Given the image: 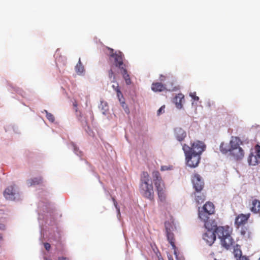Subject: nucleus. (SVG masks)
<instances>
[{"instance_id":"nucleus-27","label":"nucleus","mask_w":260,"mask_h":260,"mask_svg":"<svg viewBox=\"0 0 260 260\" xmlns=\"http://www.w3.org/2000/svg\"><path fill=\"white\" fill-rule=\"evenodd\" d=\"M42 182V178L41 177L39 178H35L34 179H31L29 181V183L32 185H37L41 183Z\"/></svg>"},{"instance_id":"nucleus-11","label":"nucleus","mask_w":260,"mask_h":260,"mask_svg":"<svg viewBox=\"0 0 260 260\" xmlns=\"http://www.w3.org/2000/svg\"><path fill=\"white\" fill-rule=\"evenodd\" d=\"M17 194L16 188L15 185L9 186L6 188L4 192L5 198L8 200L14 201L16 198V195Z\"/></svg>"},{"instance_id":"nucleus-37","label":"nucleus","mask_w":260,"mask_h":260,"mask_svg":"<svg viewBox=\"0 0 260 260\" xmlns=\"http://www.w3.org/2000/svg\"><path fill=\"white\" fill-rule=\"evenodd\" d=\"M58 260H69L68 258L66 257H59L58 258Z\"/></svg>"},{"instance_id":"nucleus-9","label":"nucleus","mask_w":260,"mask_h":260,"mask_svg":"<svg viewBox=\"0 0 260 260\" xmlns=\"http://www.w3.org/2000/svg\"><path fill=\"white\" fill-rule=\"evenodd\" d=\"M215 231L220 240L223 238L231 235L233 229L228 225L219 227L216 226Z\"/></svg>"},{"instance_id":"nucleus-21","label":"nucleus","mask_w":260,"mask_h":260,"mask_svg":"<svg viewBox=\"0 0 260 260\" xmlns=\"http://www.w3.org/2000/svg\"><path fill=\"white\" fill-rule=\"evenodd\" d=\"M251 211L254 213H257L260 212V201L258 200L254 199L252 202Z\"/></svg>"},{"instance_id":"nucleus-44","label":"nucleus","mask_w":260,"mask_h":260,"mask_svg":"<svg viewBox=\"0 0 260 260\" xmlns=\"http://www.w3.org/2000/svg\"><path fill=\"white\" fill-rule=\"evenodd\" d=\"M259 147H260V145H259Z\"/></svg>"},{"instance_id":"nucleus-1","label":"nucleus","mask_w":260,"mask_h":260,"mask_svg":"<svg viewBox=\"0 0 260 260\" xmlns=\"http://www.w3.org/2000/svg\"><path fill=\"white\" fill-rule=\"evenodd\" d=\"M206 146L200 141H196L191 144V147L184 144L182 149L186 156L187 164L191 168L196 167L201 159V154L205 150Z\"/></svg>"},{"instance_id":"nucleus-43","label":"nucleus","mask_w":260,"mask_h":260,"mask_svg":"<svg viewBox=\"0 0 260 260\" xmlns=\"http://www.w3.org/2000/svg\"><path fill=\"white\" fill-rule=\"evenodd\" d=\"M258 260H260V257L258 258Z\"/></svg>"},{"instance_id":"nucleus-34","label":"nucleus","mask_w":260,"mask_h":260,"mask_svg":"<svg viewBox=\"0 0 260 260\" xmlns=\"http://www.w3.org/2000/svg\"><path fill=\"white\" fill-rule=\"evenodd\" d=\"M44 247H45V249L48 251L51 248L50 244L48 243H44Z\"/></svg>"},{"instance_id":"nucleus-35","label":"nucleus","mask_w":260,"mask_h":260,"mask_svg":"<svg viewBox=\"0 0 260 260\" xmlns=\"http://www.w3.org/2000/svg\"><path fill=\"white\" fill-rule=\"evenodd\" d=\"M237 260H249L246 256H241L237 258Z\"/></svg>"},{"instance_id":"nucleus-12","label":"nucleus","mask_w":260,"mask_h":260,"mask_svg":"<svg viewBox=\"0 0 260 260\" xmlns=\"http://www.w3.org/2000/svg\"><path fill=\"white\" fill-rule=\"evenodd\" d=\"M250 215L249 213L246 214H240L236 216L235 220V224L236 228H239L240 226L246 224L250 217Z\"/></svg>"},{"instance_id":"nucleus-17","label":"nucleus","mask_w":260,"mask_h":260,"mask_svg":"<svg viewBox=\"0 0 260 260\" xmlns=\"http://www.w3.org/2000/svg\"><path fill=\"white\" fill-rule=\"evenodd\" d=\"M184 96L182 93L178 94L173 99V102L175 103L178 109L182 108V101H184Z\"/></svg>"},{"instance_id":"nucleus-10","label":"nucleus","mask_w":260,"mask_h":260,"mask_svg":"<svg viewBox=\"0 0 260 260\" xmlns=\"http://www.w3.org/2000/svg\"><path fill=\"white\" fill-rule=\"evenodd\" d=\"M216 227H213L212 229H206L207 231L203 235V239L210 246H211L216 240V233L215 231Z\"/></svg>"},{"instance_id":"nucleus-30","label":"nucleus","mask_w":260,"mask_h":260,"mask_svg":"<svg viewBox=\"0 0 260 260\" xmlns=\"http://www.w3.org/2000/svg\"><path fill=\"white\" fill-rule=\"evenodd\" d=\"M108 77L110 79H112V82H114L115 81V76L114 73V72L112 69H110L108 71Z\"/></svg>"},{"instance_id":"nucleus-20","label":"nucleus","mask_w":260,"mask_h":260,"mask_svg":"<svg viewBox=\"0 0 260 260\" xmlns=\"http://www.w3.org/2000/svg\"><path fill=\"white\" fill-rule=\"evenodd\" d=\"M241 236L245 239H249L251 237V232L248 226H243L240 230Z\"/></svg>"},{"instance_id":"nucleus-4","label":"nucleus","mask_w":260,"mask_h":260,"mask_svg":"<svg viewBox=\"0 0 260 260\" xmlns=\"http://www.w3.org/2000/svg\"><path fill=\"white\" fill-rule=\"evenodd\" d=\"M242 143L238 137L233 138L231 140V150L230 155L236 160L242 159L244 156V152L240 146Z\"/></svg>"},{"instance_id":"nucleus-22","label":"nucleus","mask_w":260,"mask_h":260,"mask_svg":"<svg viewBox=\"0 0 260 260\" xmlns=\"http://www.w3.org/2000/svg\"><path fill=\"white\" fill-rule=\"evenodd\" d=\"M120 73L122 75L123 79H124L125 83L127 85H130L132 83L129 74L127 73L126 67L121 69Z\"/></svg>"},{"instance_id":"nucleus-33","label":"nucleus","mask_w":260,"mask_h":260,"mask_svg":"<svg viewBox=\"0 0 260 260\" xmlns=\"http://www.w3.org/2000/svg\"><path fill=\"white\" fill-rule=\"evenodd\" d=\"M112 200L113 201V203H114V206L115 207V208H116V209L118 211V212L119 213H120V209L118 207V205H117V202L116 201L115 198H112Z\"/></svg>"},{"instance_id":"nucleus-16","label":"nucleus","mask_w":260,"mask_h":260,"mask_svg":"<svg viewBox=\"0 0 260 260\" xmlns=\"http://www.w3.org/2000/svg\"><path fill=\"white\" fill-rule=\"evenodd\" d=\"M201 209L209 214H213L215 212L214 205L212 203L210 202H207Z\"/></svg>"},{"instance_id":"nucleus-41","label":"nucleus","mask_w":260,"mask_h":260,"mask_svg":"<svg viewBox=\"0 0 260 260\" xmlns=\"http://www.w3.org/2000/svg\"><path fill=\"white\" fill-rule=\"evenodd\" d=\"M3 235L2 234H0V241L3 240Z\"/></svg>"},{"instance_id":"nucleus-5","label":"nucleus","mask_w":260,"mask_h":260,"mask_svg":"<svg viewBox=\"0 0 260 260\" xmlns=\"http://www.w3.org/2000/svg\"><path fill=\"white\" fill-rule=\"evenodd\" d=\"M165 226L167 240L174 249V254L177 255V247L175 245V239L173 233L175 229L174 221L173 220L166 221L165 222Z\"/></svg>"},{"instance_id":"nucleus-39","label":"nucleus","mask_w":260,"mask_h":260,"mask_svg":"<svg viewBox=\"0 0 260 260\" xmlns=\"http://www.w3.org/2000/svg\"><path fill=\"white\" fill-rule=\"evenodd\" d=\"M73 105L76 108V109H75L76 111H77V104L76 103V102L74 103L73 104Z\"/></svg>"},{"instance_id":"nucleus-40","label":"nucleus","mask_w":260,"mask_h":260,"mask_svg":"<svg viewBox=\"0 0 260 260\" xmlns=\"http://www.w3.org/2000/svg\"><path fill=\"white\" fill-rule=\"evenodd\" d=\"M166 169V167H165V166H162V167H161V170L162 171H164V170H165Z\"/></svg>"},{"instance_id":"nucleus-18","label":"nucleus","mask_w":260,"mask_h":260,"mask_svg":"<svg viewBox=\"0 0 260 260\" xmlns=\"http://www.w3.org/2000/svg\"><path fill=\"white\" fill-rule=\"evenodd\" d=\"M151 89L154 92H161L166 90V88L161 83L155 82L152 84Z\"/></svg>"},{"instance_id":"nucleus-3","label":"nucleus","mask_w":260,"mask_h":260,"mask_svg":"<svg viewBox=\"0 0 260 260\" xmlns=\"http://www.w3.org/2000/svg\"><path fill=\"white\" fill-rule=\"evenodd\" d=\"M152 177L157 191L159 201L161 204L167 203V195L165 190V186L159 172L157 171H153L152 172Z\"/></svg>"},{"instance_id":"nucleus-7","label":"nucleus","mask_w":260,"mask_h":260,"mask_svg":"<svg viewBox=\"0 0 260 260\" xmlns=\"http://www.w3.org/2000/svg\"><path fill=\"white\" fill-rule=\"evenodd\" d=\"M108 49L110 50L109 56L111 58H113L114 63L116 67L120 70L126 67V65L123 62L124 55L122 52L119 51L114 53L113 49L108 48Z\"/></svg>"},{"instance_id":"nucleus-14","label":"nucleus","mask_w":260,"mask_h":260,"mask_svg":"<svg viewBox=\"0 0 260 260\" xmlns=\"http://www.w3.org/2000/svg\"><path fill=\"white\" fill-rule=\"evenodd\" d=\"M235 243V242L234 239L232 238L231 235L220 239V243L221 246L226 250H229L233 247Z\"/></svg>"},{"instance_id":"nucleus-38","label":"nucleus","mask_w":260,"mask_h":260,"mask_svg":"<svg viewBox=\"0 0 260 260\" xmlns=\"http://www.w3.org/2000/svg\"><path fill=\"white\" fill-rule=\"evenodd\" d=\"M178 89H179L178 87L175 86V87H172L171 89H169V90L174 91V90H176Z\"/></svg>"},{"instance_id":"nucleus-19","label":"nucleus","mask_w":260,"mask_h":260,"mask_svg":"<svg viewBox=\"0 0 260 260\" xmlns=\"http://www.w3.org/2000/svg\"><path fill=\"white\" fill-rule=\"evenodd\" d=\"M196 202L197 204H201L204 202L206 199L205 195L201 191H196L194 193Z\"/></svg>"},{"instance_id":"nucleus-24","label":"nucleus","mask_w":260,"mask_h":260,"mask_svg":"<svg viewBox=\"0 0 260 260\" xmlns=\"http://www.w3.org/2000/svg\"><path fill=\"white\" fill-rule=\"evenodd\" d=\"M75 71L79 75H82L85 71L84 67L81 61L80 58H79L78 62L75 67Z\"/></svg>"},{"instance_id":"nucleus-15","label":"nucleus","mask_w":260,"mask_h":260,"mask_svg":"<svg viewBox=\"0 0 260 260\" xmlns=\"http://www.w3.org/2000/svg\"><path fill=\"white\" fill-rule=\"evenodd\" d=\"M174 136L178 141L182 142L186 137V133L182 128L176 127L174 129Z\"/></svg>"},{"instance_id":"nucleus-8","label":"nucleus","mask_w":260,"mask_h":260,"mask_svg":"<svg viewBox=\"0 0 260 260\" xmlns=\"http://www.w3.org/2000/svg\"><path fill=\"white\" fill-rule=\"evenodd\" d=\"M255 151L251 152L247 159L249 165L255 166L260 163V147L257 144L254 148Z\"/></svg>"},{"instance_id":"nucleus-6","label":"nucleus","mask_w":260,"mask_h":260,"mask_svg":"<svg viewBox=\"0 0 260 260\" xmlns=\"http://www.w3.org/2000/svg\"><path fill=\"white\" fill-rule=\"evenodd\" d=\"M211 215L199 208L198 217L204 223V226L206 229H212L213 227L216 226V221L210 219L209 216Z\"/></svg>"},{"instance_id":"nucleus-31","label":"nucleus","mask_w":260,"mask_h":260,"mask_svg":"<svg viewBox=\"0 0 260 260\" xmlns=\"http://www.w3.org/2000/svg\"><path fill=\"white\" fill-rule=\"evenodd\" d=\"M189 95L194 100V101H198L199 100V98L196 95V93L195 92H191L189 94Z\"/></svg>"},{"instance_id":"nucleus-26","label":"nucleus","mask_w":260,"mask_h":260,"mask_svg":"<svg viewBox=\"0 0 260 260\" xmlns=\"http://www.w3.org/2000/svg\"><path fill=\"white\" fill-rule=\"evenodd\" d=\"M233 253L235 257H237V258L239 257L240 256H242V251L241 250L238 245H237L236 247H234Z\"/></svg>"},{"instance_id":"nucleus-36","label":"nucleus","mask_w":260,"mask_h":260,"mask_svg":"<svg viewBox=\"0 0 260 260\" xmlns=\"http://www.w3.org/2000/svg\"><path fill=\"white\" fill-rule=\"evenodd\" d=\"M5 229H6L5 225L3 224L0 223V230L4 231V230H5Z\"/></svg>"},{"instance_id":"nucleus-2","label":"nucleus","mask_w":260,"mask_h":260,"mask_svg":"<svg viewBox=\"0 0 260 260\" xmlns=\"http://www.w3.org/2000/svg\"><path fill=\"white\" fill-rule=\"evenodd\" d=\"M149 175L147 172H143L140 178V191L145 198L153 200L154 191L152 184L150 183Z\"/></svg>"},{"instance_id":"nucleus-13","label":"nucleus","mask_w":260,"mask_h":260,"mask_svg":"<svg viewBox=\"0 0 260 260\" xmlns=\"http://www.w3.org/2000/svg\"><path fill=\"white\" fill-rule=\"evenodd\" d=\"M193 187L196 191H201L204 185V183L201 177L199 174H195L192 179Z\"/></svg>"},{"instance_id":"nucleus-23","label":"nucleus","mask_w":260,"mask_h":260,"mask_svg":"<svg viewBox=\"0 0 260 260\" xmlns=\"http://www.w3.org/2000/svg\"><path fill=\"white\" fill-rule=\"evenodd\" d=\"M231 142L229 144L222 142L220 145V150L223 154H226L229 152L231 150Z\"/></svg>"},{"instance_id":"nucleus-42","label":"nucleus","mask_w":260,"mask_h":260,"mask_svg":"<svg viewBox=\"0 0 260 260\" xmlns=\"http://www.w3.org/2000/svg\"><path fill=\"white\" fill-rule=\"evenodd\" d=\"M169 260H173L172 258H169Z\"/></svg>"},{"instance_id":"nucleus-29","label":"nucleus","mask_w":260,"mask_h":260,"mask_svg":"<svg viewBox=\"0 0 260 260\" xmlns=\"http://www.w3.org/2000/svg\"><path fill=\"white\" fill-rule=\"evenodd\" d=\"M113 88L116 91L117 95L119 98L120 96H122V93L120 90V88L117 83H116V85H112Z\"/></svg>"},{"instance_id":"nucleus-32","label":"nucleus","mask_w":260,"mask_h":260,"mask_svg":"<svg viewBox=\"0 0 260 260\" xmlns=\"http://www.w3.org/2000/svg\"><path fill=\"white\" fill-rule=\"evenodd\" d=\"M165 106L163 105L157 111V115H159L162 113H164L165 112Z\"/></svg>"},{"instance_id":"nucleus-28","label":"nucleus","mask_w":260,"mask_h":260,"mask_svg":"<svg viewBox=\"0 0 260 260\" xmlns=\"http://www.w3.org/2000/svg\"><path fill=\"white\" fill-rule=\"evenodd\" d=\"M43 112H45L46 113V117L49 121L51 122H53L54 121L55 118L53 114L49 113L46 110H44Z\"/></svg>"},{"instance_id":"nucleus-25","label":"nucleus","mask_w":260,"mask_h":260,"mask_svg":"<svg viewBox=\"0 0 260 260\" xmlns=\"http://www.w3.org/2000/svg\"><path fill=\"white\" fill-rule=\"evenodd\" d=\"M103 114H106L108 110V105L106 102L101 101L99 106Z\"/></svg>"}]
</instances>
